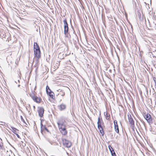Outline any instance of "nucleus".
Returning a JSON list of instances; mask_svg holds the SVG:
<instances>
[{"label": "nucleus", "instance_id": "f8f14e48", "mask_svg": "<svg viewBox=\"0 0 156 156\" xmlns=\"http://www.w3.org/2000/svg\"><path fill=\"white\" fill-rule=\"evenodd\" d=\"M41 131H42V130L44 129H45L46 131L47 132H49V131L48 129L45 126H43L42 123L41 122Z\"/></svg>", "mask_w": 156, "mask_h": 156}, {"label": "nucleus", "instance_id": "c756f323", "mask_svg": "<svg viewBox=\"0 0 156 156\" xmlns=\"http://www.w3.org/2000/svg\"><path fill=\"white\" fill-rule=\"evenodd\" d=\"M155 88H156V83H155Z\"/></svg>", "mask_w": 156, "mask_h": 156}, {"label": "nucleus", "instance_id": "72a5a7b5", "mask_svg": "<svg viewBox=\"0 0 156 156\" xmlns=\"http://www.w3.org/2000/svg\"><path fill=\"white\" fill-rule=\"evenodd\" d=\"M20 86V84H19V85H18V87H19Z\"/></svg>", "mask_w": 156, "mask_h": 156}, {"label": "nucleus", "instance_id": "f257e3e1", "mask_svg": "<svg viewBox=\"0 0 156 156\" xmlns=\"http://www.w3.org/2000/svg\"><path fill=\"white\" fill-rule=\"evenodd\" d=\"M34 54L35 60L37 62L38 59L41 57V55L40 47L36 42H34Z\"/></svg>", "mask_w": 156, "mask_h": 156}, {"label": "nucleus", "instance_id": "2f4dec72", "mask_svg": "<svg viewBox=\"0 0 156 156\" xmlns=\"http://www.w3.org/2000/svg\"><path fill=\"white\" fill-rule=\"evenodd\" d=\"M62 99H60V101H59V102H60L61 101H62Z\"/></svg>", "mask_w": 156, "mask_h": 156}, {"label": "nucleus", "instance_id": "473e14b6", "mask_svg": "<svg viewBox=\"0 0 156 156\" xmlns=\"http://www.w3.org/2000/svg\"><path fill=\"white\" fill-rule=\"evenodd\" d=\"M57 66L58 65H59V64H58V63H57Z\"/></svg>", "mask_w": 156, "mask_h": 156}, {"label": "nucleus", "instance_id": "9b49d317", "mask_svg": "<svg viewBox=\"0 0 156 156\" xmlns=\"http://www.w3.org/2000/svg\"><path fill=\"white\" fill-rule=\"evenodd\" d=\"M59 129L62 135H66L67 134V132L66 130L65 127H61L59 128Z\"/></svg>", "mask_w": 156, "mask_h": 156}, {"label": "nucleus", "instance_id": "c85d7f7f", "mask_svg": "<svg viewBox=\"0 0 156 156\" xmlns=\"http://www.w3.org/2000/svg\"><path fill=\"white\" fill-rule=\"evenodd\" d=\"M34 126L36 125V124L35 122V121L34 122Z\"/></svg>", "mask_w": 156, "mask_h": 156}, {"label": "nucleus", "instance_id": "c9c22d12", "mask_svg": "<svg viewBox=\"0 0 156 156\" xmlns=\"http://www.w3.org/2000/svg\"><path fill=\"white\" fill-rule=\"evenodd\" d=\"M0 139H1V140H2V139L0 138Z\"/></svg>", "mask_w": 156, "mask_h": 156}, {"label": "nucleus", "instance_id": "ddd939ff", "mask_svg": "<svg viewBox=\"0 0 156 156\" xmlns=\"http://www.w3.org/2000/svg\"><path fill=\"white\" fill-rule=\"evenodd\" d=\"M50 97L54 99V93L52 91H49L48 93H47Z\"/></svg>", "mask_w": 156, "mask_h": 156}, {"label": "nucleus", "instance_id": "6ab92c4d", "mask_svg": "<svg viewBox=\"0 0 156 156\" xmlns=\"http://www.w3.org/2000/svg\"><path fill=\"white\" fill-rule=\"evenodd\" d=\"M51 91L49 87L47 85L46 87V92L47 93H48L49 91Z\"/></svg>", "mask_w": 156, "mask_h": 156}, {"label": "nucleus", "instance_id": "6e6552de", "mask_svg": "<svg viewBox=\"0 0 156 156\" xmlns=\"http://www.w3.org/2000/svg\"><path fill=\"white\" fill-rule=\"evenodd\" d=\"M128 119L129 122L130 124L132 127H133L134 126V122L133 118L130 113L128 114Z\"/></svg>", "mask_w": 156, "mask_h": 156}, {"label": "nucleus", "instance_id": "423d86ee", "mask_svg": "<svg viewBox=\"0 0 156 156\" xmlns=\"http://www.w3.org/2000/svg\"><path fill=\"white\" fill-rule=\"evenodd\" d=\"M144 117L149 124H151L152 123V119L150 114L147 113V114L145 115Z\"/></svg>", "mask_w": 156, "mask_h": 156}, {"label": "nucleus", "instance_id": "aec40b11", "mask_svg": "<svg viewBox=\"0 0 156 156\" xmlns=\"http://www.w3.org/2000/svg\"><path fill=\"white\" fill-rule=\"evenodd\" d=\"M114 127L118 126V125L117 124V121L116 120H115L114 121Z\"/></svg>", "mask_w": 156, "mask_h": 156}, {"label": "nucleus", "instance_id": "dca6fc26", "mask_svg": "<svg viewBox=\"0 0 156 156\" xmlns=\"http://www.w3.org/2000/svg\"><path fill=\"white\" fill-rule=\"evenodd\" d=\"M104 115L106 119L107 120H109L110 117V115L108 114L107 112L104 113Z\"/></svg>", "mask_w": 156, "mask_h": 156}, {"label": "nucleus", "instance_id": "7c9ffc66", "mask_svg": "<svg viewBox=\"0 0 156 156\" xmlns=\"http://www.w3.org/2000/svg\"><path fill=\"white\" fill-rule=\"evenodd\" d=\"M33 108H34V109H35V107L34 106H33Z\"/></svg>", "mask_w": 156, "mask_h": 156}, {"label": "nucleus", "instance_id": "4be33fe9", "mask_svg": "<svg viewBox=\"0 0 156 156\" xmlns=\"http://www.w3.org/2000/svg\"><path fill=\"white\" fill-rule=\"evenodd\" d=\"M59 90H60V92L61 93L60 94H61V96H63L65 94V92L64 91H63L59 89Z\"/></svg>", "mask_w": 156, "mask_h": 156}, {"label": "nucleus", "instance_id": "4468645a", "mask_svg": "<svg viewBox=\"0 0 156 156\" xmlns=\"http://www.w3.org/2000/svg\"><path fill=\"white\" fill-rule=\"evenodd\" d=\"M11 128L12 129H10L15 134L16 133H18V132L19 131V130L18 129L11 126Z\"/></svg>", "mask_w": 156, "mask_h": 156}, {"label": "nucleus", "instance_id": "a211bd4d", "mask_svg": "<svg viewBox=\"0 0 156 156\" xmlns=\"http://www.w3.org/2000/svg\"><path fill=\"white\" fill-rule=\"evenodd\" d=\"M108 147V148L109 150V151H110L111 153L114 151V149L111 147V145H109Z\"/></svg>", "mask_w": 156, "mask_h": 156}, {"label": "nucleus", "instance_id": "f03ea898", "mask_svg": "<svg viewBox=\"0 0 156 156\" xmlns=\"http://www.w3.org/2000/svg\"><path fill=\"white\" fill-rule=\"evenodd\" d=\"M98 128L99 129L102 127V126L104 124V122L102 119L101 114H100L98 118V121L97 122Z\"/></svg>", "mask_w": 156, "mask_h": 156}, {"label": "nucleus", "instance_id": "e433bc0d", "mask_svg": "<svg viewBox=\"0 0 156 156\" xmlns=\"http://www.w3.org/2000/svg\"><path fill=\"white\" fill-rule=\"evenodd\" d=\"M59 91V90H58V91ZM60 91V90H59V91Z\"/></svg>", "mask_w": 156, "mask_h": 156}, {"label": "nucleus", "instance_id": "9d476101", "mask_svg": "<svg viewBox=\"0 0 156 156\" xmlns=\"http://www.w3.org/2000/svg\"><path fill=\"white\" fill-rule=\"evenodd\" d=\"M66 105L63 103H62L58 106V109L60 111L65 110L66 108Z\"/></svg>", "mask_w": 156, "mask_h": 156}, {"label": "nucleus", "instance_id": "39448f33", "mask_svg": "<svg viewBox=\"0 0 156 156\" xmlns=\"http://www.w3.org/2000/svg\"><path fill=\"white\" fill-rule=\"evenodd\" d=\"M30 95L34 102L37 103H40V102L41 99L37 96H35L33 93L30 94Z\"/></svg>", "mask_w": 156, "mask_h": 156}, {"label": "nucleus", "instance_id": "f704fd0d", "mask_svg": "<svg viewBox=\"0 0 156 156\" xmlns=\"http://www.w3.org/2000/svg\"><path fill=\"white\" fill-rule=\"evenodd\" d=\"M18 81L19 82H20V80H18Z\"/></svg>", "mask_w": 156, "mask_h": 156}, {"label": "nucleus", "instance_id": "cd10ccee", "mask_svg": "<svg viewBox=\"0 0 156 156\" xmlns=\"http://www.w3.org/2000/svg\"><path fill=\"white\" fill-rule=\"evenodd\" d=\"M20 101L24 105H24V103L23 101L21 100V98H20Z\"/></svg>", "mask_w": 156, "mask_h": 156}, {"label": "nucleus", "instance_id": "bb28decb", "mask_svg": "<svg viewBox=\"0 0 156 156\" xmlns=\"http://www.w3.org/2000/svg\"><path fill=\"white\" fill-rule=\"evenodd\" d=\"M153 80L154 81V83H156V78L155 77H154L153 78Z\"/></svg>", "mask_w": 156, "mask_h": 156}, {"label": "nucleus", "instance_id": "1a4fd4ad", "mask_svg": "<svg viewBox=\"0 0 156 156\" xmlns=\"http://www.w3.org/2000/svg\"><path fill=\"white\" fill-rule=\"evenodd\" d=\"M63 22L64 24V32H66V31H69V27L68 24L67 22V20L66 19H65L63 20Z\"/></svg>", "mask_w": 156, "mask_h": 156}, {"label": "nucleus", "instance_id": "5701e85b", "mask_svg": "<svg viewBox=\"0 0 156 156\" xmlns=\"http://www.w3.org/2000/svg\"><path fill=\"white\" fill-rule=\"evenodd\" d=\"M111 155L112 156H116L115 153V152L114 151L113 152L111 153Z\"/></svg>", "mask_w": 156, "mask_h": 156}, {"label": "nucleus", "instance_id": "2eb2a0df", "mask_svg": "<svg viewBox=\"0 0 156 156\" xmlns=\"http://www.w3.org/2000/svg\"><path fill=\"white\" fill-rule=\"evenodd\" d=\"M64 33L65 35V37H67L69 40L71 38V36L68 31H66V32H64Z\"/></svg>", "mask_w": 156, "mask_h": 156}, {"label": "nucleus", "instance_id": "412c9836", "mask_svg": "<svg viewBox=\"0 0 156 156\" xmlns=\"http://www.w3.org/2000/svg\"><path fill=\"white\" fill-rule=\"evenodd\" d=\"M115 131L117 133H119V127H115Z\"/></svg>", "mask_w": 156, "mask_h": 156}, {"label": "nucleus", "instance_id": "f3484780", "mask_svg": "<svg viewBox=\"0 0 156 156\" xmlns=\"http://www.w3.org/2000/svg\"><path fill=\"white\" fill-rule=\"evenodd\" d=\"M100 132L102 136H103L104 134V132L103 129V127L101 128H100L99 129Z\"/></svg>", "mask_w": 156, "mask_h": 156}, {"label": "nucleus", "instance_id": "7ed1b4c3", "mask_svg": "<svg viewBox=\"0 0 156 156\" xmlns=\"http://www.w3.org/2000/svg\"><path fill=\"white\" fill-rule=\"evenodd\" d=\"M62 143L64 146L68 148L70 147L71 146L72 144L70 142L69 140L65 139H62Z\"/></svg>", "mask_w": 156, "mask_h": 156}, {"label": "nucleus", "instance_id": "20e7f679", "mask_svg": "<svg viewBox=\"0 0 156 156\" xmlns=\"http://www.w3.org/2000/svg\"><path fill=\"white\" fill-rule=\"evenodd\" d=\"M37 112L38 113L39 116L41 118L44 116V110L43 107H38Z\"/></svg>", "mask_w": 156, "mask_h": 156}, {"label": "nucleus", "instance_id": "a878e982", "mask_svg": "<svg viewBox=\"0 0 156 156\" xmlns=\"http://www.w3.org/2000/svg\"><path fill=\"white\" fill-rule=\"evenodd\" d=\"M18 133H15V134L16 135V136H17V137L18 138H20V136L18 134Z\"/></svg>", "mask_w": 156, "mask_h": 156}, {"label": "nucleus", "instance_id": "393cba45", "mask_svg": "<svg viewBox=\"0 0 156 156\" xmlns=\"http://www.w3.org/2000/svg\"><path fill=\"white\" fill-rule=\"evenodd\" d=\"M21 119L22 120V121L24 122V123H25V122L24 121V120L22 116H21Z\"/></svg>", "mask_w": 156, "mask_h": 156}, {"label": "nucleus", "instance_id": "b1692460", "mask_svg": "<svg viewBox=\"0 0 156 156\" xmlns=\"http://www.w3.org/2000/svg\"><path fill=\"white\" fill-rule=\"evenodd\" d=\"M72 28H73V33H74V34H75V37H76V38L77 39V38H78L76 34H75V30H74V29H73V27L72 26Z\"/></svg>", "mask_w": 156, "mask_h": 156}, {"label": "nucleus", "instance_id": "0eeeda50", "mask_svg": "<svg viewBox=\"0 0 156 156\" xmlns=\"http://www.w3.org/2000/svg\"><path fill=\"white\" fill-rule=\"evenodd\" d=\"M65 122V120L64 119L62 118L61 119L59 120L57 122V124L59 128L61 127H65V126L64 123Z\"/></svg>", "mask_w": 156, "mask_h": 156}]
</instances>
